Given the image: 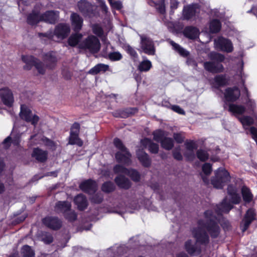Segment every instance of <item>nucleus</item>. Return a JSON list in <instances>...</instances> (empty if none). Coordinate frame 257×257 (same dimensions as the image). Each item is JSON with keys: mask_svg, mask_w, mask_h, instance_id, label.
I'll return each instance as SVG.
<instances>
[{"mask_svg": "<svg viewBox=\"0 0 257 257\" xmlns=\"http://www.w3.org/2000/svg\"><path fill=\"white\" fill-rule=\"evenodd\" d=\"M82 35L80 34H72L68 39V42L71 46H75L77 44L79 45L80 41L82 39Z\"/></svg>", "mask_w": 257, "mask_h": 257, "instance_id": "32", "label": "nucleus"}, {"mask_svg": "<svg viewBox=\"0 0 257 257\" xmlns=\"http://www.w3.org/2000/svg\"><path fill=\"white\" fill-rule=\"evenodd\" d=\"M198 158L201 161H205L208 159L209 154L205 151L199 150L197 152Z\"/></svg>", "mask_w": 257, "mask_h": 257, "instance_id": "45", "label": "nucleus"}, {"mask_svg": "<svg viewBox=\"0 0 257 257\" xmlns=\"http://www.w3.org/2000/svg\"><path fill=\"white\" fill-rule=\"evenodd\" d=\"M173 137L175 140L178 143H181L184 141V138L181 134H174Z\"/></svg>", "mask_w": 257, "mask_h": 257, "instance_id": "55", "label": "nucleus"}, {"mask_svg": "<svg viewBox=\"0 0 257 257\" xmlns=\"http://www.w3.org/2000/svg\"><path fill=\"white\" fill-rule=\"evenodd\" d=\"M70 20L73 30L76 32L80 31L83 24L82 18L78 14L73 13L71 15Z\"/></svg>", "mask_w": 257, "mask_h": 257, "instance_id": "18", "label": "nucleus"}, {"mask_svg": "<svg viewBox=\"0 0 257 257\" xmlns=\"http://www.w3.org/2000/svg\"><path fill=\"white\" fill-rule=\"evenodd\" d=\"M0 99L5 105L11 107L14 102L12 91L7 87L0 88Z\"/></svg>", "mask_w": 257, "mask_h": 257, "instance_id": "11", "label": "nucleus"}, {"mask_svg": "<svg viewBox=\"0 0 257 257\" xmlns=\"http://www.w3.org/2000/svg\"><path fill=\"white\" fill-rule=\"evenodd\" d=\"M80 125L78 123H74L71 128L70 134L78 135L79 132Z\"/></svg>", "mask_w": 257, "mask_h": 257, "instance_id": "53", "label": "nucleus"}, {"mask_svg": "<svg viewBox=\"0 0 257 257\" xmlns=\"http://www.w3.org/2000/svg\"><path fill=\"white\" fill-rule=\"evenodd\" d=\"M10 141H11V138L10 137H7L4 141L3 145H4V147L6 148V149H7L9 147V146L10 145Z\"/></svg>", "mask_w": 257, "mask_h": 257, "instance_id": "61", "label": "nucleus"}, {"mask_svg": "<svg viewBox=\"0 0 257 257\" xmlns=\"http://www.w3.org/2000/svg\"><path fill=\"white\" fill-rule=\"evenodd\" d=\"M110 6L113 9L120 10L122 7V4L120 1H114V0H108Z\"/></svg>", "mask_w": 257, "mask_h": 257, "instance_id": "50", "label": "nucleus"}, {"mask_svg": "<svg viewBox=\"0 0 257 257\" xmlns=\"http://www.w3.org/2000/svg\"><path fill=\"white\" fill-rule=\"evenodd\" d=\"M22 58L23 61L26 64L24 66V69L30 70L33 66H34L40 74H45L47 69H53L57 61L56 54L53 52L45 54L43 57L44 61L47 63L46 66H45L41 61L32 56H23Z\"/></svg>", "mask_w": 257, "mask_h": 257, "instance_id": "2", "label": "nucleus"}, {"mask_svg": "<svg viewBox=\"0 0 257 257\" xmlns=\"http://www.w3.org/2000/svg\"><path fill=\"white\" fill-rule=\"evenodd\" d=\"M247 105L248 107H250V109H253L255 107V103L253 101L249 99L247 102Z\"/></svg>", "mask_w": 257, "mask_h": 257, "instance_id": "63", "label": "nucleus"}, {"mask_svg": "<svg viewBox=\"0 0 257 257\" xmlns=\"http://www.w3.org/2000/svg\"><path fill=\"white\" fill-rule=\"evenodd\" d=\"M221 28V24L219 21L213 20L210 24V31L212 33H215L219 31Z\"/></svg>", "mask_w": 257, "mask_h": 257, "instance_id": "37", "label": "nucleus"}, {"mask_svg": "<svg viewBox=\"0 0 257 257\" xmlns=\"http://www.w3.org/2000/svg\"><path fill=\"white\" fill-rule=\"evenodd\" d=\"M113 143L115 147L118 150L115 156L117 162L125 165H130L132 163L131 160V155L123 145L121 141L119 139L115 138L114 139Z\"/></svg>", "mask_w": 257, "mask_h": 257, "instance_id": "5", "label": "nucleus"}, {"mask_svg": "<svg viewBox=\"0 0 257 257\" xmlns=\"http://www.w3.org/2000/svg\"><path fill=\"white\" fill-rule=\"evenodd\" d=\"M157 9H158L159 11L161 14H164L165 12V6L163 4H162L158 8H157Z\"/></svg>", "mask_w": 257, "mask_h": 257, "instance_id": "64", "label": "nucleus"}, {"mask_svg": "<svg viewBox=\"0 0 257 257\" xmlns=\"http://www.w3.org/2000/svg\"><path fill=\"white\" fill-rule=\"evenodd\" d=\"M154 140L161 143L162 140L166 137L165 133L161 130H157L153 133Z\"/></svg>", "mask_w": 257, "mask_h": 257, "instance_id": "40", "label": "nucleus"}, {"mask_svg": "<svg viewBox=\"0 0 257 257\" xmlns=\"http://www.w3.org/2000/svg\"><path fill=\"white\" fill-rule=\"evenodd\" d=\"M20 117L22 119L31 123L34 126L37 125L39 120V117L37 114L33 113L28 107L24 105H21Z\"/></svg>", "mask_w": 257, "mask_h": 257, "instance_id": "10", "label": "nucleus"}, {"mask_svg": "<svg viewBox=\"0 0 257 257\" xmlns=\"http://www.w3.org/2000/svg\"><path fill=\"white\" fill-rule=\"evenodd\" d=\"M178 2L176 0H171L170 7L172 10L176 9L178 7Z\"/></svg>", "mask_w": 257, "mask_h": 257, "instance_id": "60", "label": "nucleus"}, {"mask_svg": "<svg viewBox=\"0 0 257 257\" xmlns=\"http://www.w3.org/2000/svg\"><path fill=\"white\" fill-rule=\"evenodd\" d=\"M43 241L45 243H50L53 241V237L50 234H47L45 237L42 238Z\"/></svg>", "mask_w": 257, "mask_h": 257, "instance_id": "57", "label": "nucleus"}, {"mask_svg": "<svg viewBox=\"0 0 257 257\" xmlns=\"http://www.w3.org/2000/svg\"><path fill=\"white\" fill-rule=\"evenodd\" d=\"M32 157L35 158L38 161L43 162L46 160L47 153L39 148L34 149L32 153Z\"/></svg>", "mask_w": 257, "mask_h": 257, "instance_id": "25", "label": "nucleus"}, {"mask_svg": "<svg viewBox=\"0 0 257 257\" xmlns=\"http://www.w3.org/2000/svg\"><path fill=\"white\" fill-rule=\"evenodd\" d=\"M172 109L179 114H183L185 113L184 111L180 107L177 105L173 106Z\"/></svg>", "mask_w": 257, "mask_h": 257, "instance_id": "58", "label": "nucleus"}, {"mask_svg": "<svg viewBox=\"0 0 257 257\" xmlns=\"http://www.w3.org/2000/svg\"><path fill=\"white\" fill-rule=\"evenodd\" d=\"M127 175L135 181H139L140 178L139 173L134 169L129 170Z\"/></svg>", "mask_w": 257, "mask_h": 257, "instance_id": "46", "label": "nucleus"}, {"mask_svg": "<svg viewBox=\"0 0 257 257\" xmlns=\"http://www.w3.org/2000/svg\"><path fill=\"white\" fill-rule=\"evenodd\" d=\"M173 156L174 158L178 160H180L182 159V156L180 153V149L177 148L173 151Z\"/></svg>", "mask_w": 257, "mask_h": 257, "instance_id": "54", "label": "nucleus"}, {"mask_svg": "<svg viewBox=\"0 0 257 257\" xmlns=\"http://www.w3.org/2000/svg\"><path fill=\"white\" fill-rule=\"evenodd\" d=\"M109 66L104 64H98L92 68L89 71V73L91 74H96L100 72H105L108 69Z\"/></svg>", "mask_w": 257, "mask_h": 257, "instance_id": "31", "label": "nucleus"}, {"mask_svg": "<svg viewBox=\"0 0 257 257\" xmlns=\"http://www.w3.org/2000/svg\"><path fill=\"white\" fill-rule=\"evenodd\" d=\"M241 193L243 200L246 202H249L252 199V194L249 189L245 186H243L241 189Z\"/></svg>", "mask_w": 257, "mask_h": 257, "instance_id": "35", "label": "nucleus"}, {"mask_svg": "<svg viewBox=\"0 0 257 257\" xmlns=\"http://www.w3.org/2000/svg\"><path fill=\"white\" fill-rule=\"evenodd\" d=\"M102 200V197L101 195L96 194L92 198V201L96 203H99Z\"/></svg>", "mask_w": 257, "mask_h": 257, "instance_id": "56", "label": "nucleus"}, {"mask_svg": "<svg viewBox=\"0 0 257 257\" xmlns=\"http://www.w3.org/2000/svg\"><path fill=\"white\" fill-rule=\"evenodd\" d=\"M186 151L184 155L188 159H192L194 157V150L197 148L196 145L192 141L186 142L185 144Z\"/></svg>", "mask_w": 257, "mask_h": 257, "instance_id": "22", "label": "nucleus"}, {"mask_svg": "<svg viewBox=\"0 0 257 257\" xmlns=\"http://www.w3.org/2000/svg\"><path fill=\"white\" fill-rule=\"evenodd\" d=\"M215 177L211 180V184L214 187L221 189L229 180V173L224 168H220L215 171Z\"/></svg>", "mask_w": 257, "mask_h": 257, "instance_id": "7", "label": "nucleus"}, {"mask_svg": "<svg viewBox=\"0 0 257 257\" xmlns=\"http://www.w3.org/2000/svg\"><path fill=\"white\" fill-rule=\"evenodd\" d=\"M65 217L70 221H74L77 219V214L74 211L71 209L65 214Z\"/></svg>", "mask_w": 257, "mask_h": 257, "instance_id": "44", "label": "nucleus"}, {"mask_svg": "<svg viewBox=\"0 0 257 257\" xmlns=\"http://www.w3.org/2000/svg\"><path fill=\"white\" fill-rule=\"evenodd\" d=\"M70 29L69 25L66 24H60L58 25L53 32H50L48 33L39 34L40 36H44L50 39L55 40L54 37L62 40L65 38L70 33Z\"/></svg>", "mask_w": 257, "mask_h": 257, "instance_id": "6", "label": "nucleus"}, {"mask_svg": "<svg viewBox=\"0 0 257 257\" xmlns=\"http://www.w3.org/2000/svg\"><path fill=\"white\" fill-rule=\"evenodd\" d=\"M126 51L134 58H137L138 55L136 50L129 45H127L125 47Z\"/></svg>", "mask_w": 257, "mask_h": 257, "instance_id": "51", "label": "nucleus"}, {"mask_svg": "<svg viewBox=\"0 0 257 257\" xmlns=\"http://www.w3.org/2000/svg\"><path fill=\"white\" fill-rule=\"evenodd\" d=\"M69 144L71 145H77L79 146H82L83 142L78 138V135L70 134L69 137Z\"/></svg>", "mask_w": 257, "mask_h": 257, "instance_id": "38", "label": "nucleus"}, {"mask_svg": "<svg viewBox=\"0 0 257 257\" xmlns=\"http://www.w3.org/2000/svg\"><path fill=\"white\" fill-rule=\"evenodd\" d=\"M199 7L198 4H193L184 7L183 12V17L184 19L189 20L196 14L199 12Z\"/></svg>", "mask_w": 257, "mask_h": 257, "instance_id": "14", "label": "nucleus"}, {"mask_svg": "<svg viewBox=\"0 0 257 257\" xmlns=\"http://www.w3.org/2000/svg\"><path fill=\"white\" fill-rule=\"evenodd\" d=\"M142 146L144 148L149 149L150 152L152 153L156 154L158 152L159 146L152 142L148 139H144L141 142Z\"/></svg>", "mask_w": 257, "mask_h": 257, "instance_id": "20", "label": "nucleus"}, {"mask_svg": "<svg viewBox=\"0 0 257 257\" xmlns=\"http://www.w3.org/2000/svg\"><path fill=\"white\" fill-rule=\"evenodd\" d=\"M214 45L216 49L228 53L232 52L233 49L231 42L221 37L214 40Z\"/></svg>", "mask_w": 257, "mask_h": 257, "instance_id": "12", "label": "nucleus"}, {"mask_svg": "<svg viewBox=\"0 0 257 257\" xmlns=\"http://www.w3.org/2000/svg\"><path fill=\"white\" fill-rule=\"evenodd\" d=\"M239 119L242 123L244 128L253 123V119L249 116H244L239 118Z\"/></svg>", "mask_w": 257, "mask_h": 257, "instance_id": "39", "label": "nucleus"}, {"mask_svg": "<svg viewBox=\"0 0 257 257\" xmlns=\"http://www.w3.org/2000/svg\"><path fill=\"white\" fill-rule=\"evenodd\" d=\"M184 34L186 37L190 39H195L198 36L199 30L196 28L188 27L185 29Z\"/></svg>", "mask_w": 257, "mask_h": 257, "instance_id": "30", "label": "nucleus"}, {"mask_svg": "<svg viewBox=\"0 0 257 257\" xmlns=\"http://www.w3.org/2000/svg\"><path fill=\"white\" fill-rule=\"evenodd\" d=\"M114 189L113 184L110 182L104 183L102 186V190L105 192H110Z\"/></svg>", "mask_w": 257, "mask_h": 257, "instance_id": "43", "label": "nucleus"}, {"mask_svg": "<svg viewBox=\"0 0 257 257\" xmlns=\"http://www.w3.org/2000/svg\"><path fill=\"white\" fill-rule=\"evenodd\" d=\"M71 203L68 201H59L56 204L55 209L57 212H62L65 214L71 209Z\"/></svg>", "mask_w": 257, "mask_h": 257, "instance_id": "24", "label": "nucleus"}, {"mask_svg": "<svg viewBox=\"0 0 257 257\" xmlns=\"http://www.w3.org/2000/svg\"><path fill=\"white\" fill-rule=\"evenodd\" d=\"M228 111L233 115L237 116L242 114L245 111V107L240 105L229 104Z\"/></svg>", "mask_w": 257, "mask_h": 257, "instance_id": "28", "label": "nucleus"}, {"mask_svg": "<svg viewBox=\"0 0 257 257\" xmlns=\"http://www.w3.org/2000/svg\"><path fill=\"white\" fill-rule=\"evenodd\" d=\"M255 219L254 211L252 209H248L240 224L242 232H244L249 227L251 222Z\"/></svg>", "mask_w": 257, "mask_h": 257, "instance_id": "13", "label": "nucleus"}, {"mask_svg": "<svg viewBox=\"0 0 257 257\" xmlns=\"http://www.w3.org/2000/svg\"><path fill=\"white\" fill-rule=\"evenodd\" d=\"M58 18V13L57 12L48 11L42 15L43 21L50 24L54 23Z\"/></svg>", "mask_w": 257, "mask_h": 257, "instance_id": "21", "label": "nucleus"}, {"mask_svg": "<svg viewBox=\"0 0 257 257\" xmlns=\"http://www.w3.org/2000/svg\"><path fill=\"white\" fill-rule=\"evenodd\" d=\"M27 21L28 23L31 25L36 24L40 21H43L42 19V15L40 16L38 13L33 12L29 15Z\"/></svg>", "mask_w": 257, "mask_h": 257, "instance_id": "33", "label": "nucleus"}, {"mask_svg": "<svg viewBox=\"0 0 257 257\" xmlns=\"http://www.w3.org/2000/svg\"><path fill=\"white\" fill-rule=\"evenodd\" d=\"M43 222L46 226L53 229H59L61 226V221L56 217H47L43 219Z\"/></svg>", "mask_w": 257, "mask_h": 257, "instance_id": "17", "label": "nucleus"}, {"mask_svg": "<svg viewBox=\"0 0 257 257\" xmlns=\"http://www.w3.org/2000/svg\"><path fill=\"white\" fill-rule=\"evenodd\" d=\"M129 170L120 165H116L113 168V171L116 174L127 175Z\"/></svg>", "mask_w": 257, "mask_h": 257, "instance_id": "42", "label": "nucleus"}, {"mask_svg": "<svg viewBox=\"0 0 257 257\" xmlns=\"http://www.w3.org/2000/svg\"><path fill=\"white\" fill-rule=\"evenodd\" d=\"M161 144L162 147L167 150H171L174 146L173 140L167 137L162 140Z\"/></svg>", "mask_w": 257, "mask_h": 257, "instance_id": "36", "label": "nucleus"}, {"mask_svg": "<svg viewBox=\"0 0 257 257\" xmlns=\"http://www.w3.org/2000/svg\"><path fill=\"white\" fill-rule=\"evenodd\" d=\"M79 48L96 53L100 49V43L96 37L90 36L85 41L79 44Z\"/></svg>", "mask_w": 257, "mask_h": 257, "instance_id": "8", "label": "nucleus"}, {"mask_svg": "<svg viewBox=\"0 0 257 257\" xmlns=\"http://www.w3.org/2000/svg\"><path fill=\"white\" fill-rule=\"evenodd\" d=\"M74 201L75 204L77 206L78 209L80 210H83L88 205L87 199L82 194H79L76 196L74 199Z\"/></svg>", "mask_w": 257, "mask_h": 257, "instance_id": "23", "label": "nucleus"}, {"mask_svg": "<svg viewBox=\"0 0 257 257\" xmlns=\"http://www.w3.org/2000/svg\"><path fill=\"white\" fill-rule=\"evenodd\" d=\"M143 60L140 62L138 69L141 72H148L152 67V62L146 57H143Z\"/></svg>", "mask_w": 257, "mask_h": 257, "instance_id": "29", "label": "nucleus"}, {"mask_svg": "<svg viewBox=\"0 0 257 257\" xmlns=\"http://www.w3.org/2000/svg\"><path fill=\"white\" fill-rule=\"evenodd\" d=\"M140 36L141 51L149 55H154L156 50L152 40L145 35H141Z\"/></svg>", "mask_w": 257, "mask_h": 257, "instance_id": "9", "label": "nucleus"}, {"mask_svg": "<svg viewBox=\"0 0 257 257\" xmlns=\"http://www.w3.org/2000/svg\"><path fill=\"white\" fill-rule=\"evenodd\" d=\"M137 155L139 160L143 166L148 167L150 165V159L147 154H146L143 150H139L137 152Z\"/></svg>", "mask_w": 257, "mask_h": 257, "instance_id": "26", "label": "nucleus"}, {"mask_svg": "<svg viewBox=\"0 0 257 257\" xmlns=\"http://www.w3.org/2000/svg\"><path fill=\"white\" fill-rule=\"evenodd\" d=\"M109 58L112 61H118L122 58L121 54L118 52L110 53L108 55Z\"/></svg>", "mask_w": 257, "mask_h": 257, "instance_id": "47", "label": "nucleus"}, {"mask_svg": "<svg viewBox=\"0 0 257 257\" xmlns=\"http://www.w3.org/2000/svg\"><path fill=\"white\" fill-rule=\"evenodd\" d=\"M22 253L24 257H33L34 256V252L30 246L25 245L22 248Z\"/></svg>", "mask_w": 257, "mask_h": 257, "instance_id": "41", "label": "nucleus"}, {"mask_svg": "<svg viewBox=\"0 0 257 257\" xmlns=\"http://www.w3.org/2000/svg\"><path fill=\"white\" fill-rule=\"evenodd\" d=\"M240 94L238 88L234 87L232 88L226 89L224 93V97L227 101H234L239 98Z\"/></svg>", "mask_w": 257, "mask_h": 257, "instance_id": "15", "label": "nucleus"}, {"mask_svg": "<svg viewBox=\"0 0 257 257\" xmlns=\"http://www.w3.org/2000/svg\"><path fill=\"white\" fill-rule=\"evenodd\" d=\"M202 171L204 175L208 176L212 171V167L210 164L205 163L202 166Z\"/></svg>", "mask_w": 257, "mask_h": 257, "instance_id": "49", "label": "nucleus"}, {"mask_svg": "<svg viewBox=\"0 0 257 257\" xmlns=\"http://www.w3.org/2000/svg\"><path fill=\"white\" fill-rule=\"evenodd\" d=\"M93 32L98 36H100L103 34L102 28L98 25H94L92 26Z\"/></svg>", "mask_w": 257, "mask_h": 257, "instance_id": "52", "label": "nucleus"}, {"mask_svg": "<svg viewBox=\"0 0 257 257\" xmlns=\"http://www.w3.org/2000/svg\"><path fill=\"white\" fill-rule=\"evenodd\" d=\"M214 80L216 84L220 86L224 85L226 82V80L223 75L216 76L214 78Z\"/></svg>", "mask_w": 257, "mask_h": 257, "instance_id": "48", "label": "nucleus"}, {"mask_svg": "<svg viewBox=\"0 0 257 257\" xmlns=\"http://www.w3.org/2000/svg\"><path fill=\"white\" fill-rule=\"evenodd\" d=\"M79 187L82 191L91 193L95 191L96 184L95 182L91 180H88L82 182Z\"/></svg>", "mask_w": 257, "mask_h": 257, "instance_id": "19", "label": "nucleus"}, {"mask_svg": "<svg viewBox=\"0 0 257 257\" xmlns=\"http://www.w3.org/2000/svg\"><path fill=\"white\" fill-rule=\"evenodd\" d=\"M115 182L119 187L122 188L128 189L131 186L130 180L121 175L115 178Z\"/></svg>", "mask_w": 257, "mask_h": 257, "instance_id": "27", "label": "nucleus"}, {"mask_svg": "<svg viewBox=\"0 0 257 257\" xmlns=\"http://www.w3.org/2000/svg\"><path fill=\"white\" fill-rule=\"evenodd\" d=\"M99 5L102 9V10L105 13H107L108 11V8L106 6L105 2L104 1H99Z\"/></svg>", "mask_w": 257, "mask_h": 257, "instance_id": "59", "label": "nucleus"}, {"mask_svg": "<svg viewBox=\"0 0 257 257\" xmlns=\"http://www.w3.org/2000/svg\"><path fill=\"white\" fill-rule=\"evenodd\" d=\"M228 196L225 197L221 203L216 206V212L219 216L222 213H228L232 208V204H238L241 198L236 193V189L232 186L227 188Z\"/></svg>", "mask_w": 257, "mask_h": 257, "instance_id": "3", "label": "nucleus"}, {"mask_svg": "<svg viewBox=\"0 0 257 257\" xmlns=\"http://www.w3.org/2000/svg\"><path fill=\"white\" fill-rule=\"evenodd\" d=\"M205 221L199 220L197 226L192 230L193 236L196 242L190 239L185 243L186 251L190 254L197 255L200 253L201 245H206L209 242V236L207 230L213 238L216 237L219 233V227L217 224L218 218L212 215V212L208 210L205 212Z\"/></svg>", "mask_w": 257, "mask_h": 257, "instance_id": "1", "label": "nucleus"}, {"mask_svg": "<svg viewBox=\"0 0 257 257\" xmlns=\"http://www.w3.org/2000/svg\"><path fill=\"white\" fill-rule=\"evenodd\" d=\"M210 58L215 61H207L203 63L204 69L211 73H217L223 72L224 68L220 63L224 60V56L219 53L211 52L209 54Z\"/></svg>", "mask_w": 257, "mask_h": 257, "instance_id": "4", "label": "nucleus"}, {"mask_svg": "<svg viewBox=\"0 0 257 257\" xmlns=\"http://www.w3.org/2000/svg\"><path fill=\"white\" fill-rule=\"evenodd\" d=\"M170 44L173 47V49L177 51L181 56L183 57H186L188 55L189 52L178 44L175 43L173 41H170Z\"/></svg>", "mask_w": 257, "mask_h": 257, "instance_id": "34", "label": "nucleus"}, {"mask_svg": "<svg viewBox=\"0 0 257 257\" xmlns=\"http://www.w3.org/2000/svg\"><path fill=\"white\" fill-rule=\"evenodd\" d=\"M34 0H19L18 3L20 6L21 3L25 5H28L32 3Z\"/></svg>", "mask_w": 257, "mask_h": 257, "instance_id": "62", "label": "nucleus"}, {"mask_svg": "<svg viewBox=\"0 0 257 257\" xmlns=\"http://www.w3.org/2000/svg\"><path fill=\"white\" fill-rule=\"evenodd\" d=\"M79 11L84 15L90 16L92 14V12L95 7L92 6L85 1H80L77 5Z\"/></svg>", "mask_w": 257, "mask_h": 257, "instance_id": "16", "label": "nucleus"}]
</instances>
